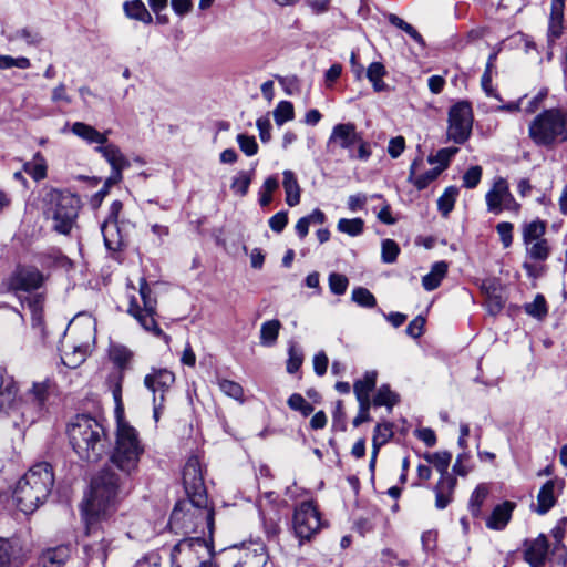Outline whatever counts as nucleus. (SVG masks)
I'll return each mask as SVG.
<instances>
[{
  "instance_id": "34",
  "label": "nucleus",
  "mask_w": 567,
  "mask_h": 567,
  "mask_svg": "<svg viewBox=\"0 0 567 567\" xmlns=\"http://www.w3.org/2000/svg\"><path fill=\"white\" fill-rule=\"evenodd\" d=\"M281 322L278 319L265 321L260 327V344L264 347H272L278 339Z\"/></svg>"
},
{
  "instance_id": "27",
  "label": "nucleus",
  "mask_w": 567,
  "mask_h": 567,
  "mask_svg": "<svg viewBox=\"0 0 567 567\" xmlns=\"http://www.w3.org/2000/svg\"><path fill=\"white\" fill-rule=\"evenodd\" d=\"M514 508L515 504L509 501H505L502 504H498L495 506L491 516L487 518L486 526L495 530L505 528L512 517Z\"/></svg>"
},
{
  "instance_id": "2",
  "label": "nucleus",
  "mask_w": 567,
  "mask_h": 567,
  "mask_svg": "<svg viewBox=\"0 0 567 567\" xmlns=\"http://www.w3.org/2000/svg\"><path fill=\"white\" fill-rule=\"evenodd\" d=\"M52 378L32 382L31 388L18 396V385L11 377L0 373V414L10 417L14 425L32 424L47 412L49 399L55 393Z\"/></svg>"
},
{
  "instance_id": "15",
  "label": "nucleus",
  "mask_w": 567,
  "mask_h": 567,
  "mask_svg": "<svg viewBox=\"0 0 567 567\" xmlns=\"http://www.w3.org/2000/svg\"><path fill=\"white\" fill-rule=\"evenodd\" d=\"M292 526L300 540L310 539L322 526L320 514L312 502L299 504L293 513Z\"/></svg>"
},
{
  "instance_id": "3",
  "label": "nucleus",
  "mask_w": 567,
  "mask_h": 567,
  "mask_svg": "<svg viewBox=\"0 0 567 567\" xmlns=\"http://www.w3.org/2000/svg\"><path fill=\"white\" fill-rule=\"evenodd\" d=\"M169 529L175 534L199 533L212 540L214 530V511L207 505V496H188L178 501L171 514Z\"/></svg>"
},
{
  "instance_id": "18",
  "label": "nucleus",
  "mask_w": 567,
  "mask_h": 567,
  "mask_svg": "<svg viewBox=\"0 0 567 567\" xmlns=\"http://www.w3.org/2000/svg\"><path fill=\"white\" fill-rule=\"evenodd\" d=\"M360 141V135L352 123H341L333 126L328 140V146H339L344 150H351Z\"/></svg>"
},
{
  "instance_id": "4",
  "label": "nucleus",
  "mask_w": 567,
  "mask_h": 567,
  "mask_svg": "<svg viewBox=\"0 0 567 567\" xmlns=\"http://www.w3.org/2000/svg\"><path fill=\"white\" fill-rule=\"evenodd\" d=\"M53 484L52 466L47 462L34 464L14 487L13 499L18 508L24 514L33 513L47 501Z\"/></svg>"
},
{
  "instance_id": "8",
  "label": "nucleus",
  "mask_w": 567,
  "mask_h": 567,
  "mask_svg": "<svg viewBox=\"0 0 567 567\" xmlns=\"http://www.w3.org/2000/svg\"><path fill=\"white\" fill-rule=\"evenodd\" d=\"M218 567L214 563L212 540L188 537L179 540L171 551V567Z\"/></svg>"
},
{
  "instance_id": "16",
  "label": "nucleus",
  "mask_w": 567,
  "mask_h": 567,
  "mask_svg": "<svg viewBox=\"0 0 567 567\" xmlns=\"http://www.w3.org/2000/svg\"><path fill=\"white\" fill-rule=\"evenodd\" d=\"M44 276L34 267L18 268L8 279V289L11 291H30L42 286Z\"/></svg>"
},
{
  "instance_id": "56",
  "label": "nucleus",
  "mask_w": 567,
  "mask_h": 567,
  "mask_svg": "<svg viewBox=\"0 0 567 567\" xmlns=\"http://www.w3.org/2000/svg\"><path fill=\"white\" fill-rule=\"evenodd\" d=\"M31 66V62L28 58L19 56L13 58L11 55H1L0 54V70H7L11 68L18 69H29Z\"/></svg>"
},
{
  "instance_id": "20",
  "label": "nucleus",
  "mask_w": 567,
  "mask_h": 567,
  "mask_svg": "<svg viewBox=\"0 0 567 567\" xmlns=\"http://www.w3.org/2000/svg\"><path fill=\"white\" fill-rule=\"evenodd\" d=\"M563 489V481L558 478L547 481L537 495L535 512L544 515L556 504L557 493Z\"/></svg>"
},
{
  "instance_id": "24",
  "label": "nucleus",
  "mask_w": 567,
  "mask_h": 567,
  "mask_svg": "<svg viewBox=\"0 0 567 567\" xmlns=\"http://www.w3.org/2000/svg\"><path fill=\"white\" fill-rule=\"evenodd\" d=\"M101 231L107 250L117 251L124 247L126 235L123 233L118 223L104 220L101 226Z\"/></svg>"
},
{
  "instance_id": "35",
  "label": "nucleus",
  "mask_w": 567,
  "mask_h": 567,
  "mask_svg": "<svg viewBox=\"0 0 567 567\" xmlns=\"http://www.w3.org/2000/svg\"><path fill=\"white\" fill-rule=\"evenodd\" d=\"M385 74V68L380 62H372L368 66L367 78L371 82L375 92H383L388 90V84L383 81Z\"/></svg>"
},
{
  "instance_id": "12",
  "label": "nucleus",
  "mask_w": 567,
  "mask_h": 567,
  "mask_svg": "<svg viewBox=\"0 0 567 567\" xmlns=\"http://www.w3.org/2000/svg\"><path fill=\"white\" fill-rule=\"evenodd\" d=\"M473 110L467 101H460L449 110L447 138L456 144H464L471 136Z\"/></svg>"
},
{
  "instance_id": "44",
  "label": "nucleus",
  "mask_w": 567,
  "mask_h": 567,
  "mask_svg": "<svg viewBox=\"0 0 567 567\" xmlns=\"http://www.w3.org/2000/svg\"><path fill=\"white\" fill-rule=\"evenodd\" d=\"M488 495V488L481 484L478 485L471 495L468 508L473 516L477 517L481 514V506Z\"/></svg>"
},
{
  "instance_id": "49",
  "label": "nucleus",
  "mask_w": 567,
  "mask_h": 567,
  "mask_svg": "<svg viewBox=\"0 0 567 567\" xmlns=\"http://www.w3.org/2000/svg\"><path fill=\"white\" fill-rule=\"evenodd\" d=\"M351 299L358 306L363 308H373L377 305V299L367 288L358 287L352 290Z\"/></svg>"
},
{
  "instance_id": "40",
  "label": "nucleus",
  "mask_w": 567,
  "mask_h": 567,
  "mask_svg": "<svg viewBox=\"0 0 567 567\" xmlns=\"http://www.w3.org/2000/svg\"><path fill=\"white\" fill-rule=\"evenodd\" d=\"M527 255L534 260H545L549 256V245L547 239L543 238L525 245Z\"/></svg>"
},
{
  "instance_id": "10",
  "label": "nucleus",
  "mask_w": 567,
  "mask_h": 567,
  "mask_svg": "<svg viewBox=\"0 0 567 567\" xmlns=\"http://www.w3.org/2000/svg\"><path fill=\"white\" fill-rule=\"evenodd\" d=\"M48 197L47 214L53 220V229L68 235L78 217L80 199L69 192L61 190H52Z\"/></svg>"
},
{
  "instance_id": "59",
  "label": "nucleus",
  "mask_w": 567,
  "mask_h": 567,
  "mask_svg": "<svg viewBox=\"0 0 567 567\" xmlns=\"http://www.w3.org/2000/svg\"><path fill=\"white\" fill-rule=\"evenodd\" d=\"M14 38L22 40L25 44L32 47H38L42 41L40 33L29 28L18 30Z\"/></svg>"
},
{
  "instance_id": "7",
  "label": "nucleus",
  "mask_w": 567,
  "mask_h": 567,
  "mask_svg": "<svg viewBox=\"0 0 567 567\" xmlns=\"http://www.w3.org/2000/svg\"><path fill=\"white\" fill-rule=\"evenodd\" d=\"M128 299V315H131L145 331L157 338H163L168 344L171 337L165 334L157 324L155 319L157 315V300L145 278H141L140 280L137 295H130Z\"/></svg>"
},
{
  "instance_id": "37",
  "label": "nucleus",
  "mask_w": 567,
  "mask_h": 567,
  "mask_svg": "<svg viewBox=\"0 0 567 567\" xmlns=\"http://www.w3.org/2000/svg\"><path fill=\"white\" fill-rule=\"evenodd\" d=\"M457 196L458 189L455 186L445 188L444 193L437 199V209L442 216L447 217L454 209Z\"/></svg>"
},
{
  "instance_id": "54",
  "label": "nucleus",
  "mask_w": 567,
  "mask_h": 567,
  "mask_svg": "<svg viewBox=\"0 0 567 567\" xmlns=\"http://www.w3.org/2000/svg\"><path fill=\"white\" fill-rule=\"evenodd\" d=\"M525 311L534 318H543L547 313L545 298L537 295L532 302L525 305Z\"/></svg>"
},
{
  "instance_id": "21",
  "label": "nucleus",
  "mask_w": 567,
  "mask_h": 567,
  "mask_svg": "<svg viewBox=\"0 0 567 567\" xmlns=\"http://www.w3.org/2000/svg\"><path fill=\"white\" fill-rule=\"evenodd\" d=\"M548 554V540L546 536L539 535L537 538L525 543L524 557L530 567H540Z\"/></svg>"
},
{
  "instance_id": "32",
  "label": "nucleus",
  "mask_w": 567,
  "mask_h": 567,
  "mask_svg": "<svg viewBox=\"0 0 567 567\" xmlns=\"http://www.w3.org/2000/svg\"><path fill=\"white\" fill-rule=\"evenodd\" d=\"M447 272V264L437 261L433 264L431 271L422 278V286L425 290L432 291L436 289Z\"/></svg>"
},
{
  "instance_id": "43",
  "label": "nucleus",
  "mask_w": 567,
  "mask_h": 567,
  "mask_svg": "<svg viewBox=\"0 0 567 567\" xmlns=\"http://www.w3.org/2000/svg\"><path fill=\"white\" fill-rule=\"evenodd\" d=\"M217 384L225 395L240 402L244 401V390L239 383L228 379H217Z\"/></svg>"
},
{
  "instance_id": "62",
  "label": "nucleus",
  "mask_w": 567,
  "mask_h": 567,
  "mask_svg": "<svg viewBox=\"0 0 567 567\" xmlns=\"http://www.w3.org/2000/svg\"><path fill=\"white\" fill-rule=\"evenodd\" d=\"M302 352L301 350L297 349L295 346H291L289 348V359L287 361V371L289 373H295L299 370V368L302 364Z\"/></svg>"
},
{
  "instance_id": "38",
  "label": "nucleus",
  "mask_w": 567,
  "mask_h": 567,
  "mask_svg": "<svg viewBox=\"0 0 567 567\" xmlns=\"http://www.w3.org/2000/svg\"><path fill=\"white\" fill-rule=\"evenodd\" d=\"M424 458L427 463L432 464L441 476L449 475L447 468L450 466L452 455L449 452H434L426 453Z\"/></svg>"
},
{
  "instance_id": "23",
  "label": "nucleus",
  "mask_w": 567,
  "mask_h": 567,
  "mask_svg": "<svg viewBox=\"0 0 567 567\" xmlns=\"http://www.w3.org/2000/svg\"><path fill=\"white\" fill-rule=\"evenodd\" d=\"M95 151L110 164L112 171H116L115 178L118 177V171L123 172L130 167V161L122 153L120 147L113 143L106 142L102 146H96Z\"/></svg>"
},
{
  "instance_id": "55",
  "label": "nucleus",
  "mask_w": 567,
  "mask_h": 567,
  "mask_svg": "<svg viewBox=\"0 0 567 567\" xmlns=\"http://www.w3.org/2000/svg\"><path fill=\"white\" fill-rule=\"evenodd\" d=\"M348 286L349 280L344 275L338 272L329 275V288L332 293L341 296L347 291Z\"/></svg>"
},
{
  "instance_id": "33",
  "label": "nucleus",
  "mask_w": 567,
  "mask_h": 567,
  "mask_svg": "<svg viewBox=\"0 0 567 567\" xmlns=\"http://www.w3.org/2000/svg\"><path fill=\"white\" fill-rule=\"evenodd\" d=\"M127 18L150 24L153 18L142 0L125 1L123 4Z\"/></svg>"
},
{
  "instance_id": "30",
  "label": "nucleus",
  "mask_w": 567,
  "mask_h": 567,
  "mask_svg": "<svg viewBox=\"0 0 567 567\" xmlns=\"http://www.w3.org/2000/svg\"><path fill=\"white\" fill-rule=\"evenodd\" d=\"M377 371L365 372L363 379L357 380L353 384V391L358 402H371L370 392L377 384Z\"/></svg>"
},
{
  "instance_id": "64",
  "label": "nucleus",
  "mask_w": 567,
  "mask_h": 567,
  "mask_svg": "<svg viewBox=\"0 0 567 567\" xmlns=\"http://www.w3.org/2000/svg\"><path fill=\"white\" fill-rule=\"evenodd\" d=\"M162 558L157 553H150L137 560L134 567H161Z\"/></svg>"
},
{
  "instance_id": "11",
  "label": "nucleus",
  "mask_w": 567,
  "mask_h": 567,
  "mask_svg": "<svg viewBox=\"0 0 567 567\" xmlns=\"http://www.w3.org/2000/svg\"><path fill=\"white\" fill-rule=\"evenodd\" d=\"M268 554L262 543L250 542L221 551L217 558L218 567H264Z\"/></svg>"
},
{
  "instance_id": "60",
  "label": "nucleus",
  "mask_w": 567,
  "mask_h": 567,
  "mask_svg": "<svg viewBox=\"0 0 567 567\" xmlns=\"http://www.w3.org/2000/svg\"><path fill=\"white\" fill-rule=\"evenodd\" d=\"M504 299L499 292L498 288L493 289V293L488 295V299H486V308L488 313L495 316L501 312L504 307Z\"/></svg>"
},
{
  "instance_id": "39",
  "label": "nucleus",
  "mask_w": 567,
  "mask_h": 567,
  "mask_svg": "<svg viewBox=\"0 0 567 567\" xmlns=\"http://www.w3.org/2000/svg\"><path fill=\"white\" fill-rule=\"evenodd\" d=\"M546 224L540 220H534L526 224L523 228V240L527 243L536 241L544 238Z\"/></svg>"
},
{
  "instance_id": "1",
  "label": "nucleus",
  "mask_w": 567,
  "mask_h": 567,
  "mask_svg": "<svg viewBox=\"0 0 567 567\" xmlns=\"http://www.w3.org/2000/svg\"><path fill=\"white\" fill-rule=\"evenodd\" d=\"M144 453L145 446L137 430L118 417L110 463L121 474L111 468H103L92 480L90 496L82 505L86 535L93 538L85 548L92 549L99 559L103 560L106 557L105 527H110L121 501L128 493V482L138 473Z\"/></svg>"
},
{
  "instance_id": "22",
  "label": "nucleus",
  "mask_w": 567,
  "mask_h": 567,
  "mask_svg": "<svg viewBox=\"0 0 567 567\" xmlns=\"http://www.w3.org/2000/svg\"><path fill=\"white\" fill-rule=\"evenodd\" d=\"M565 0H551L548 22V44L551 45L559 39L564 31Z\"/></svg>"
},
{
  "instance_id": "5",
  "label": "nucleus",
  "mask_w": 567,
  "mask_h": 567,
  "mask_svg": "<svg viewBox=\"0 0 567 567\" xmlns=\"http://www.w3.org/2000/svg\"><path fill=\"white\" fill-rule=\"evenodd\" d=\"M68 434L73 450L84 461L97 462L107 451L105 429L91 416L78 415L70 424Z\"/></svg>"
},
{
  "instance_id": "25",
  "label": "nucleus",
  "mask_w": 567,
  "mask_h": 567,
  "mask_svg": "<svg viewBox=\"0 0 567 567\" xmlns=\"http://www.w3.org/2000/svg\"><path fill=\"white\" fill-rule=\"evenodd\" d=\"M455 486V477L450 474L441 476L440 481L434 487L436 508L444 509L451 503Z\"/></svg>"
},
{
  "instance_id": "36",
  "label": "nucleus",
  "mask_w": 567,
  "mask_h": 567,
  "mask_svg": "<svg viewBox=\"0 0 567 567\" xmlns=\"http://www.w3.org/2000/svg\"><path fill=\"white\" fill-rule=\"evenodd\" d=\"M28 305L31 311L32 327L43 331L44 297L42 295H35L29 298Z\"/></svg>"
},
{
  "instance_id": "13",
  "label": "nucleus",
  "mask_w": 567,
  "mask_h": 567,
  "mask_svg": "<svg viewBox=\"0 0 567 567\" xmlns=\"http://www.w3.org/2000/svg\"><path fill=\"white\" fill-rule=\"evenodd\" d=\"M175 382V374L167 369L153 368L144 378L145 388L153 394V416L158 421L165 395Z\"/></svg>"
},
{
  "instance_id": "51",
  "label": "nucleus",
  "mask_w": 567,
  "mask_h": 567,
  "mask_svg": "<svg viewBox=\"0 0 567 567\" xmlns=\"http://www.w3.org/2000/svg\"><path fill=\"white\" fill-rule=\"evenodd\" d=\"M288 405L291 410L299 411L303 416L313 412V406L301 394L293 393L288 399Z\"/></svg>"
},
{
  "instance_id": "58",
  "label": "nucleus",
  "mask_w": 567,
  "mask_h": 567,
  "mask_svg": "<svg viewBox=\"0 0 567 567\" xmlns=\"http://www.w3.org/2000/svg\"><path fill=\"white\" fill-rule=\"evenodd\" d=\"M482 178V167L478 165L471 166L463 175V186L465 188H475Z\"/></svg>"
},
{
  "instance_id": "52",
  "label": "nucleus",
  "mask_w": 567,
  "mask_h": 567,
  "mask_svg": "<svg viewBox=\"0 0 567 567\" xmlns=\"http://www.w3.org/2000/svg\"><path fill=\"white\" fill-rule=\"evenodd\" d=\"M236 140H237L240 151L246 156L250 157L258 153L259 147H258L255 136L241 133V134L237 135Z\"/></svg>"
},
{
  "instance_id": "50",
  "label": "nucleus",
  "mask_w": 567,
  "mask_h": 567,
  "mask_svg": "<svg viewBox=\"0 0 567 567\" xmlns=\"http://www.w3.org/2000/svg\"><path fill=\"white\" fill-rule=\"evenodd\" d=\"M251 183V176L248 172L240 171L233 178L230 188L237 195L245 196L248 192L249 185Z\"/></svg>"
},
{
  "instance_id": "31",
  "label": "nucleus",
  "mask_w": 567,
  "mask_h": 567,
  "mask_svg": "<svg viewBox=\"0 0 567 567\" xmlns=\"http://www.w3.org/2000/svg\"><path fill=\"white\" fill-rule=\"evenodd\" d=\"M48 164L44 156L37 152L31 161L24 162L23 172L30 175L35 182L47 177Z\"/></svg>"
},
{
  "instance_id": "53",
  "label": "nucleus",
  "mask_w": 567,
  "mask_h": 567,
  "mask_svg": "<svg viewBox=\"0 0 567 567\" xmlns=\"http://www.w3.org/2000/svg\"><path fill=\"white\" fill-rule=\"evenodd\" d=\"M400 252L399 245L393 239H384L381 246V258L385 264H392L396 260Z\"/></svg>"
},
{
  "instance_id": "17",
  "label": "nucleus",
  "mask_w": 567,
  "mask_h": 567,
  "mask_svg": "<svg viewBox=\"0 0 567 567\" xmlns=\"http://www.w3.org/2000/svg\"><path fill=\"white\" fill-rule=\"evenodd\" d=\"M183 483L188 496L206 495L202 465L197 456H192L183 470Z\"/></svg>"
},
{
  "instance_id": "48",
  "label": "nucleus",
  "mask_w": 567,
  "mask_h": 567,
  "mask_svg": "<svg viewBox=\"0 0 567 567\" xmlns=\"http://www.w3.org/2000/svg\"><path fill=\"white\" fill-rule=\"evenodd\" d=\"M398 402V395L388 385H381L373 399L374 406H388L391 409Z\"/></svg>"
},
{
  "instance_id": "46",
  "label": "nucleus",
  "mask_w": 567,
  "mask_h": 567,
  "mask_svg": "<svg viewBox=\"0 0 567 567\" xmlns=\"http://www.w3.org/2000/svg\"><path fill=\"white\" fill-rule=\"evenodd\" d=\"M295 116L293 105L289 101H281L274 110V118L277 125L281 126L286 122L291 121Z\"/></svg>"
},
{
  "instance_id": "45",
  "label": "nucleus",
  "mask_w": 567,
  "mask_h": 567,
  "mask_svg": "<svg viewBox=\"0 0 567 567\" xmlns=\"http://www.w3.org/2000/svg\"><path fill=\"white\" fill-rule=\"evenodd\" d=\"M133 353L124 346H113L110 350L112 362L120 369H125L130 363Z\"/></svg>"
},
{
  "instance_id": "6",
  "label": "nucleus",
  "mask_w": 567,
  "mask_h": 567,
  "mask_svg": "<svg viewBox=\"0 0 567 567\" xmlns=\"http://www.w3.org/2000/svg\"><path fill=\"white\" fill-rule=\"evenodd\" d=\"M528 136L536 146L553 148L567 141V112L551 107L538 113L528 124Z\"/></svg>"
},
{
  "instance_id": "63",
  "label": "nucleus",
  "mask_w": 567,
  "mask_h": 567,
  "mask_svg": "<svg viewBox=\"0 0 567 567\" xmlns=\"http://www.w3.org/2000/svg\"><path fill=\"white\" fill-rule=\"evenodd\" d=\"M547 95H548V90L547 89L539 90L538 93L536 95H534L527 102V104L524 107V112L526 114L535 113L540 107V105L543 104V102L547 97Z\"/></svg>"
},
{
  "instance_id": "47",
  "label": "nucleus",
  "mask_w": 567,
  "mask_h": 567,
  "mask_svg": "<svg viewBox=\"0 0 567 567\" xmlns=\"http://www.w3.org/2000/svg\"><path fill=\"white\" fill-rule=\"evenodd\" d=\"M279 187V181L275 176H269L264 182L259 190V204L265 207L272 200V193Z\"/></svg>"
},
{
  "instance_id": "28",
  "label": "nucleus",
  "mask_w": 567,
  "mask_h": 567,
  "mask_svg": "<svg viewBox=\"0 0 567 567\" xmlns=\"http://www.w3.org/2000/svg\"><path fill=\"white\" fill-rule=\"evenodd\" d=\"M421 159H414L410 166L408 181L412 183L419 190L425 189L439 175L443 172V167H434L423 174L417 175L416 168Z\"/></svg>"
},
{
  "instance_id": "9",
  "label": "nucleus",
  "mask_w": 567,
  "mask_h": 567,
  "mask_svg": "<svg viewBox=\"0 0 567 567\" xmlns=\"http://www.w3.org/2000/svg\"><path fill=\"white\" fill-rule=\"evenodd\" d=\"M69 333L72 342L62 344L61 359L66 367L75 369L85 361L94 344V324L90 320L84 323L72 322L69 327Z\"/></svg>"
},
{
  "instance_id": "41",
  "label": "nucleus",
  "mask_w": 567,
  "mask_h": 567,
  "mask_svg": "<svg viewBox=\"0 0 567 567\" xmlns=\"http://www.w3.org/2000/svg\"><path fill=\"white\" fill-rule=\"evenodd\" d=\"M364 228V221L361 218H341L337 224V229L340 233L347 234L351 237H355L362 234Z\"/></svg>"
},
{
  "instance_id": "14",
  "label": "nucleus",
  "mask_w": 567,
  "mask_h": 567,
  "mask_svg": "<svg viewBox=\"0 0 567 567\" xmlns=\"http://www.w3.org/2000/svg\"><path fill=\"white\" fill-rule=\"evenodd\" d=\"M485 202L487 212L494 215H499L504 210L517 214L520 209V204L515 199L507 181L503 177L494 181L492 187L485 194Z\"/></svg>"
},
{
  "instance_id": "61",
  "label": "nucleus",
  "mask_w": 567,
  "mask_h": 567,
  "mask_svg": "<svg viewBox=\"0 0 567 567\" xmlns=\"http://www.w3.org/2000/svg\"><path fill=\"white\" fill-rule=\"evenodd\" d=\"M513 224L509 221H502L496 225V231L504 248H508L513 243Z\"/></svg>"
},
{
  "instance_id": "26",
  "label": "nucleus",
  "mask_w": 567,
  "mask_h": 567,
  "mask_svg": "<svg viewBox=\"0 0 567 567\" xmlns=\"http://www.w3.org/2000/svg\"><path fill=\"white\" fill-rule=\"evenodd\" d=\"M71 132L85 141L87 144H96L97 146H102L107 142V132L101 133L92 125H89L83 122H75L71 126Z\"/></svg>"
},
{
  "instance_id": "19",
  "label": "nucleus",
  "mask_w": 567,
  "mask_h": 567,
  "mask_svg": "<svg viewBox=\"0 0 567 567\" xmlns=\"http://www.w3.org/2000/svg\"><path fill=\"white\" fill-rule=\"evenodd\" d=\"M23 556L19 539L0 537V567H19L23 564Z\"/></svg>"
},
{
  "instance_id": "57",
  "label": "nucleus",
  "mask_w": 567,
  "mask_h": 567,
  "mask_svg": "<svg viewBox=\"0 0 567 567\" xmlns=\"http://www.w3.org/2000/svg\"><path fill=\"white\" fill-rule=\"evenodd\" d=\"M458 152L457 147H444L437 151L435 156L429 157V163H440L439 167H443V171L447 167L451 158Z\"/></svg>"
},
{
  "instance_id": "29",
  "label": "nucleus",
  "mask_w": 567,
  "mask_h": 567,
  "mask_svg": "<svg viewBox=\"0 0 567 567\" xmlns=\"http://www.w3.org/2000/svg\"><path fill=\"white\" fill-rule=\"evenodd\" d=\"M284 181L282 186L286 193V203L290 207H295L300 203V194L301 189L297 179L296 174L286 169L282 173Z\"/></svg>"
},
{
  "instance_id": "42",
  "label": "nucleus",
  "mask_w": 567,
  "mask_h": 567,
  "mask_svg": "<svg viewBox=\"0 0 567 567\" xmlns=\"http://www.w3.org/2000/svg\"><path fill=\"white\" fill-rule=\"evenodd\" d=\"M393 436V430L391 423H379L377 424L372 439V447L380 450L382 445L388 443Z\"/></svg>"
}]
</instances>
